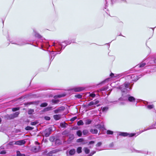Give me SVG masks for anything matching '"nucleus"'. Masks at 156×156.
Returning a JSON list of instances; mask_svg holds the SVG:
<instances>
[{
	"mask_svg": "<svg viewBox=\"0 0 156 156\" xmlns=\"http://www.w3.org/2000/svg\"><path fill=\"white\" fill-rule=\"evenodd\" d=\"M121 101H129L130 102H133L135 101V98L133 97L130 96V95H127L125 96L122 95V97L120 98Z\"/></svg>",
	"mask_w": 156,
	"mask_h": 156,
	"instance_id": "1",
	"label": "nucleus"
},
{
	"mask_svg": "<svg viewBox=\"0 0 156 156\" xmlns=\"http://www.w3.org/2000/svg\"><path fill=\"white\" fill-rule=\"evenodd\" d=\"M62 43L64 44H61L60 42H57V43H55L54 42L52 45V46H55V47H58L59 48V46H61L62 48L64 46L65 47L67 45L70 44L71 43V42L70 41H66L64 42H63Z\"/></svg>",
	"mask_w": 156,
	"mask_h": 156,
	"instance_id": "2",
	"label": "nucleus"
},
{
	"mask_svg": "<svg viewBox=\"0 0 156 156\" xmlns=\"http://www.w3.org/2000/svg\"><path fill=\"white\" fill-rule=\"evenodd\" d=\"M120 88L123 92H125L127 91V88H128L129 89H131L130 87V83L129 82H126L124 84L120 87Z\"/></svg>",
	"mask_w": 156,
	"mask_h": 156,
	"instance_id": "3",
	"label": "nucleus"
},
{
	"mask_svg": "<svg viewBox=\"0 0 156 156\" xmlns=\"http://www.w3.org/2000/svg\"><path fill=\"white\" fill-rule=\"evenodd\" d=\"M135 135V133H126L121 132L120 133L119 135L124 136H129V137H132Z\"/></svg>",
	"mask_w": 156,
	"mask_h": 156,
	"instance_id": "4",
	"label": "nucleus"
},
{
	"mask_svg": "<svg viewBox=\"0 0 156 156\" xmlns=\"http://www.w3.org/2000/svg\"><path fill=\"white\" fill-rule=\"evenodd\" d=\"M35 143L36 144H37L38 145L37 146L33 147L32 148V150L35 152H37L39 151L40 147L39 146V144L38 142H35Z\"/></svg>",
	"mask_w": 156,
	"mask_h": 156,
	"instance_id": "5",
	"label": "nucleus"
},
{
	"mask_svg": "<svg viewBox=\"0 0 156 156\" xmlns=\"http://www.w3.org/2000/svg\"><path fill=\"white\" fill-rule=\"evenodd\" d=\"M51 128H49L48 129H47L44 132V135L46 137H48L51 133Z\"/></svg>",
	"mask_w": 156,
	"mask_h": 156,
	"instance_id": "6",
	"label": "nucleus"
},
{
	"mask_svg": "<svg viewBox=\"0 0 156 156\" xmlns=\"http://www.w3.org/2000/svg\"><path fill=\"white\" fill-rule=\"evenodd\" d=\"M26 142L24 140H19L15 142V144L16 145H21L24 144Z\"/></svg>",
	"mask_w": 156,
	"mask_h": 156,
	"instance_id": "7",
	"label": "nucleus"
},
{
	"mask_svg": "<svg viewBox=\"0 0 156 156\" xmlns=\"http://www.w3.org/2000/svg\"><path fill=\"white\" fill-rule=\"evenodd\" d=\"M84 89L83 87H74L72 89L75 92H80L81 91Z\"/></svg>",
	"mask_w": 156,
	"mask_h": 156,
	"instance_id": "8",
	"label": "nucleus"
},
{
	"mask_svg": "<svg viewBox=\"0 0 156 156\" xmlns=\"http://www.w3.org/2000/svg\"><path fill=\"white\" fill-rule=\"evenodd\" d=\"M19 114V113L18 112H16L14 113L13 114H11L9 116V117L10 119H13L15 118L16 117L18 116Z\"/></svg>",
	"mask_w": 156,
	"mask_h": 156,
	"instance_id": "9",
	"label": "nucleus"
},
{
	"mask_svg": "<svg viewBox=\"0 0 156 156\" xmlns=\"http://www.w3.org/2000/svg\"><path fill=\"white\" fill-rule=\"evenodd\" d=\"M132 77V81H136L139 79V77L136 75H131Z\"/></svg>",
	"mask_w": 156,
	"mask_h": 156,
	"instance_id": "10",
	"label": "nucleus"
},
{
	"mask_svg": "<svg viewBox=\"0 0 156 156\" xmlns=\"http://www.w3.org/2000/svg\"><path fill=\"white\" fill-rule=\"evenodd\" d=\"M69 139L68 140V142L69 143H70L71 140H73L74 138V136L73 134H71L69 135Z\"/></svg>",
	"mask_w": 156,
	"mask_h": 156,
	"instance_id": "11",
	"label": "nucleus"
},
{
	"mask_svg": "<svg viewBox=\"0 0 156 156\" xmlns=\"http://www.w3.org/2000/svg\"><path fill=\"white\" fill-rule=\"evenodd\" d=\"M154 128H156V123L155 124L149 126V127L147 129L144 130V131H146L147 130L151 129H154Z\"/></svg>",
	"mask_w": 156,
	"mask_h": 156,
	"instance_id": "12",
	"label": "nucleus"
},
{
	"mask_svg": "<svg viewBox=\"0 0 156 156\" xmlns=\"http://www.w3.org/2000/svg\"><path fill=\"white\" fill-rule=\"evenodd\" d=\"M54 119L55 120H58L61 118V115H55L53 116Z\"/></svg>",
	"mask_w": 156,
	"mask_h": 156,
	"instance_id": "13",
	"label": "nucleus"
},
{
	"mask_svg": "<svg viewBox=\"0 0 156 156\" xmlns=\"http://www.w3.org/2000/svg\"><path fill=\"white\" fill-rule=\"evenodd\" d=\"M108 108L107 107H101V110L103 112H105L108 110Z\"/></svg>",
	"mask_w": 156,
	"mask_h": 156,
	"instance_id": "14",
	"label": "nucleus"
},
{
	"mask_svg": "<svg viewBox=\"0 0 156 156\" xmlns=\"http://www.w3.org/2000/svg\"><path fill=\"white\" fill-rule=\"evenodd\" d=\"M90 132L93 134H97L98 133V131L96 129H91L90 130Z\"/></svg>",
	"mask_w": 156,
	"mask_h": 156,
	"instance_id": "15",
	"label": "nucleus"
},
{
	"mask_svg": "<svg viewBox=\"0 0 156 156\" xmlns=\"http://www.w3.org/2000/svg\"><path fill=\"white\" fill-rule=\"evenodd\" d=\"M75 153V150L74 149L70 150L69 152V154L70 155H73Z\"/></svg>",
	"mask_w": 156,
	"mask_h": 156,
	"instance_id": "16",
	"label": "nucleus"
},
{
	"mask_svg": "<svg viewBox=\"0 0 156 156\" xmlns=\"http://www.w3.org/2000/svg\"><path fill=\"white\" fill-rule=\"evenodd\" d=\"M94 101H92L90 102L87 105H85V107H88L89 106L94 105Z\"/></svg>",
	"mask_w": 156,
	"mask_h": 156,
	"instance_id": "17",
	"label": "nucleus"
},
{
	"mask_svg": "<svg viewBox=\"0 0 156 156\" xmlns=\"http://www.w3.org/2000/svg\"><path fill=\"white\" fill-rule=\"evenodd\" d=\"M84 150L85 153L86 154H88L90 152V150L87 147H84Z\"/></svg>",
	"mask_w": 156,
	"mask_h": 156,
	"instance_id": "18",
	"label": "nucleus"
},
{
	"mask_svg": "<svg viewBox=\"0 0 156 156\" xmlns=\"http://www.w3.org/2000/svg\"><path fill=\"white\" fill-rule=\"evenodd\" d=\"M17 156H25V155L24 154H21L19 151H17L16 152Z\"/></svg>",
	"mask_w": 156,
	"mask_h": 156,
	"instance_id": "19",
	"label": "nucleus"
},
{
	"mask_svg": "<svg viewBox=\"0 0 156 156\" xmlns=\"http://www.w3.org/2000/svg\"><path fill=\"white\" fill-rule=\"evenodd\" d=\"M82 152V147H78L77 149V152L78 153H80Z\"/></svg>",
	"mask_w": 156,
	"mask_h": 156,
	"instance_id": "20",
	"label": "nucleus"
},
{
	"mask_svg": "<svg viewBox=\"0 0 156 156\" xmlns=\"http://www.w3.org/2000/svg\"><path fill=\"white\" fill-rule=\"evenodd\" d=\"M132 77L131 75H128L126 77V79L128 80H131L130 81H132Z\"/></svg>",
	"mask_w": 156,
	"mask_h": 156,
	"instance_id": "21",
	"label": "nucleus"
},
{
	"mask_svg": "<svg viewBox=\"0 0 156 156\" xmlns=\"http://www.w3.org/2000/svg\"><path fill=\"white\" fill-rule=\"evenodd\" d=\"M77 124L79 126L83 125V123L82 120H80L77 122Z\"/></svg>",
	"mask_w": 156,
	"mask_h": 156,
	"instance_id": "22",
	"label": "nucleus"
},
{
	"mask_svg": "<svg viewBox=\"0 0 156 156\" xmlns=\"http://www.w3.org/2000/svg\"><path fill=\"white\" fill-rule=\"evenodd\" d=\"M33 129V128L32 127H31L29 126H27L26 127L25 129L26 130H32Z\"/></svg>",
	"mask_w": 156,
	"mask_h": 156,
	"instance_id": "23",
	"label": "nucleus"
},
{
	"mask_svg": "<svg viewBox=\"0 0 156 156\" xmlns=\"http://www.w3.org/2000/svg\"><path fill=\"white\" fill-rule=\"evenodd\" d=\"M77 134L78 136H80L82 134V133L81 131L78 130L77 132Z\"/></svg>",
	"mask_w": 156,
	"mask_h": 156,
	"instance_id": "24",
	"label": "nucleus"
},
{
	"mask_svg": "<svg viewBox=\"0 0 156 156\" xmlns=\"http://www.w3.org/2000/svg\"><path fill=\"white\" fill-rule=\"evenodd\" d=\"M52 102L53 104H55L58 103L59 102V100H52Z\"/></svg>",
	"mask_w": 156,
	"mask_h": 156,
	"instance_id": "25",
	"label": "nucleus"
},
{
	"mask_svg": "<svg viewBox=\"0 0 156 156\" xmlns=\"http://www.w3.org/2000/svg\"><path fill=\"white\" fill-rule=\"evenodd\" d=\"M91 121L89 119L87 120L86 121L85 123L87 125L90 124L91 123Z\"/></svg>",
	"mask_w": 156,
	"mask_h": 156,
	"instance_id": "26",
	"label": "nucleus"
},
{
	"mask_svg": "<svg viewBox=\"0 0 156 156\" xmlns=\"http://www.w3.org/2000/svg\"><path fill=\"white\" fill-rule=\"evenodd\" d=\"M146 65V63H141L139 65V66L140 67H143Z\"/></svg>",
	"mask_w": 156,
	"mask_h": 156,
	"instance_id": "27",
	"label": "nucleus"
},
{
	"mask_svg": "<svg viewBox=\"0 0 156 156\" xmlns=\"http://www.w3.org/2000/svg\"><path fill=\"white\" fill-rule=\"evenodd\" d=\"M55 143L56 144H61V142H60V140L58 139L56 140Z\"/></svg>",
	"mask_w": 156,
	"mask_h": 156,
	"instance_id": "28",
	"label": "nucleus"
},
{
	"mask_svg": "<svg viewBox=\"0 0 156 156\" xmlns=\"http://www.w3.org/2000/svg\"><path fill=\"white\" fill-rule=\"evenodd\" d=\"M48 104L46 103H44L41 104V106L42 107H45L47 106Z\"/></svg>",
	"mask_w": 156,
	"mask_h": 156,
	"instance_id": "29",
	"label": "nucleus"
},
{
	"mask_svg": "<svg viewBox=\"0 0 156 156\" xmlns=\"http://www.w3.org/2000/svg\"><path fill=\"white\" fill-rule=\"evenodd\" d=\"M34 112V110L33 109H30L29 110L28 113L29 114H32Z\"/></svg>",
	"mask_w": 156,
	"mask_h": 156,
	"instance_id": "30",
	"label": "nucleus"
},
{
	"mask_svg": "<svg viewBox=\"0 0 156 156\" xmlns=\"http://www.w3.org/2000/svg\"><path fill=\"white\" fill-rule=\"evenodd\" d=\"M83 133L84 135L87 134L88 133V131L87 130L85 129L83 131Z\"/></svg>",
	"mask_w": 156,
	"mask_h": 156,
	"instance_id": "31",
	"label": "nucleus"
},
{
	"mask_svg": "<svg viewBox=\"0 0 156 156\" xmlns=\"http://www.w3.org/2000/svg\"><path fill=\"white\" fill-rule=\"evenodd\" d=\"M65 108L64 106H62V107H60L58 108L59 110L60 111V112L61 111H62L64 110L65 109Z\"/></svg>",
	"mask_w": 156,
	"mask_h": 156,
	"instance_id": "32",
	"label": "nucleus"
},
{
	"mask_svg": "<svg viewBox=\"0 0 156 156\" xmlns=\"http://www.w3.org/2000/svg\"><path fill=\"white\" fill-rule=\"evenodd\" d=\"M107 133L108 134H112L113 133V132L110 130H108L107 132Z\"/></svg>",
	"mask_w": 156,
	"mask_h": 156,
	"instance_id": "33",
	"label": "nucleus"
},
{
	"mask_svg": "<svg viewBox=\"0 0 156 156\" xmlns=\"http://www.w3.org/2000/svg\"><path fill=\"white\" fill-rule=\"evenodd\" d=\"M35 36L36 37H37L38 38H40L41 37V36L40 35L36 32L35 33Z\"/></svg>",
	"mask_w": 156,
	"mask_h": 156,
	"instance_id": "34",
	"label": "nucleus"
},
{
	"mask_svg": "<svg viewBox=\"0 0 156 156\" xmlns=\"http://www.w3.org/2000/svg\"><path fill=\"white\" fill-rule=\"evenodd\" d=\"M84 140L82 138H80L77 140V142H81L83 141Z\"/></svg>",
	"mask_w": 156,
	"mask_h": 156,
	"instance_id": "35",
	"label": "nucleus"
},
{
	"mask_svg": "<svg viewBox=\"0 0 156 156\" xmlns=\"http://www.w3.org/2000/svg\"><path fill=\"white\" fill-rule=\"evenodd\" d=\"M75 96L77 98H82V95L80 94L76 95Z\"/></svg>",
	"mask_w": 156,
	"mask_h": 156,
	"instance_id": "36",
	"label": "nucleus"
},
{
	"mask_svg": "<svg viewBox=\"0 0 156 156\" xmlns=\"http://www.w3.org/2000/svg\"><path fill=\"white\" fill-rule=\"evenodd\" d=\"M37 122H31V125H36L37 124Z\"/></svg>",
	"mask_w": 156,
	"mask_h": 156,
	"instance_id": "37",
	"label": "nucleus"
},
{
	"mask_svg": "<svg viewBox=\"0 0 156 156\" xmlns=\"http://www.w3.org/2000/svg\"><path fill=\"white\" fill-rule=\"evenodd\" d=\"M154 107V105H148L147 106V108L149 109H151V108H153Z\"/></svg>",
	"mask_w": 156,
	"mask_h": 156,
	"instance_id": "38",
	"label": "nucleus"
},
{
	"mask_svg": "<svg viewBox=\"0 0 156 156\" xmlns=\"http://www.w3.org/2000/svg\"><path fill=\"white\" fill-rule=\"evenodd\" d=\"M19 108H12V111L13 112H14L19 110Z\"/></svg>",
	"mask_w": 156,
	"mask_h": 156,
	"instance_id": "39",
	"label": "nucleus"
},
{
	"mask_svg": "<svg viewBox=\"0 0 156 156\" xmlns=\"http://www.w3.org/2000/svg\"><path fill=\"white\" fill-rule=\"evenodd\" d=\"M9 144L10 145H13L14 144H15V142L12 141L10 142L9 143Z\"/></svg>",
	"mask_w": 156,
	"mask_h": 156,
	"instance_id": "40",
	"label": "nucleus"
},
{
	"mask_svg": "<svg viewBox=\"0 0 156 156\" xmlns=\"http://www.w3.org/2000/svg\"><path fill=\"white\" fill-rule=\"evenodd\" d=\"M89 96L92 98H94L95 96V94L94 93H92L90 94H89Z\"/></svg>",
	"mask_w": 156,
	"mask_h": 156,
	"instance_id": "41",
	"label": "nucleus"
},
{
	"mask_svg": "<svg viewBox=\"0 0 156 156\" xmlns=\"http://www.w3.org/2000/svg\"><path fill=\"white\" fill-rule=\"evenodd\" d=\"M54 112L55 113H57L60 112L58 108L57 109L54 110Z\"/></svg>",
	"mask_w": 156,
	"mask_h": 156,
	"instance_id": "42",
	"label": "nucleus"
},
{
	"mask_svg": "<svg viewBox=\"0 0 156 156\" xmlns=\"http://www.w3.org/2000/svg\"><path fill=\"white\" fill-rule=\"evenodd\" d=\"M102 144V143L101 142H98L97 144L96 145L97 147L100 146Z\"/></svg>",
	"mask_w": 156,
	"mask_h": 156,
	"instance_id": "43",
	"label": "nucleus"
},
{
	"mask_svg": "<svg viewBox=\"0 0 156 156\" xmlns=\"http://www.w3.org/2000/svg\"><path fill=\"white\" fill-rule=\"evenodd\" d=\"M44 119L47 120H49L50 119V118L48 116H45L44 117Z\"/></svg>",
	"mask_w": 156,
	"mask_h": 156,
	"instance_id": "44",
	"label": "nucleus"
},
{
	"mask_svg": "<svg viewBox=\"0 0 156 156\" xmlns=\"http://www.w3.org/2000/svg\"><path fill=\"white\" fill-rule=\"evenodd\" d=\"M50 55L52 57V56H55L54 52L53 51H51L50 53Z\"/></svg>",
	"mask_w": 156,
	"mask_h": 156,
	"instance_id": "45",
	"label": "nucleus"
},
{
	"mask_svg": "<svg viewBox=\"0 0 156 156\" xmlns=\"http://www.w3.org/2000/svg\"><path fill=\"white\" fill-rule=\"evenodd\" d=\"M99 101L98 100H96L94 102V105H96L98 104L99 103Z\"/></svg>",
	"mask_w": 156,
	"mask_h": 156,
	"instance_id": "46",
	"label": "nucleus"
},
{
	"mask_svg": "<svg viewBox=\"0 0 156 156\" xmlns=\"http://www.w3.org/2000/svg\"><path fill=\"white\" fill-rule=\"evenodd\" d=\"M54 138L53 137H51L50 138V140L51 141H53L54 140Z\"/></svg>",
	"mask_w": 156,
	"mask_h": 156,
	"instance_id": "47",
	"label": "nucleus"
},
{
	"mask_svg": "<svg viewBox=\"0 0 156 156\" xmlns=\"http://www.w3.org/2000/svg\"><path fill=\"white\" fill-rule=\"evenodd\" d=\"M96 153V151H92L91 153L90 154L92 156L94 154H95Z\"/></svg>",
	"mask_w": 156,
	"mask_h": 156,
	"instance_id": "48",
	"label": "nucleus"
},
{
	"mask_svg": "<svg viewBox=\"0 0 156 156\" xmlns=\"http://www.w3.org/2000/svg\"><path fill=\"white\" fill-rule=\"evenodd\" d=\"M94 143V142L93 141H90L89 142V144H93Z\"/></svg>",
	"mask_w": 156,
	"mask_h": 156,
	"instance_id": "49",
	"label": "nucleus"
},
{
	"mask_svg": "<svg viewBox=\"0 0 156 156\" xmlns=\"http://www.w3.org/2000/svg\"><path fill=\"white\" fill-rule=\"evenodd\" d=\"M66 124L65 123H61V126H62V127H65V125Z\"/></svg>",
	"mask_w": 156,
	"mask_h": 156,
	"instance_id": "50",
	"label": "nucleus"
},
{
	"mask_svg": "<svg viewBox=\"0 0 156 156\" xmlns=\"http://www.w3.org/2000/svg\"><path fill=\"white\" fill-rule=\"evenodd\" d=\"M64 96H65V95H59L58 96V98H60V97H63Z\"/></svg>",
	"mask_w": 156,
	"mask_h": 156,
	"instance_id": "51",
	"label": "nucleus"
},
{
	"mask_svg": "<svg viewBox=\"0 0 156 156\" xmlns=\"http://www.w3.org/2000/svg\"><path fill=\"white\" fill-rule=\"evenodd\" d=\"M19 45H23L25 44L24 43H19L18 44Z\"/></svg>",
	"mask_w": 156,
	"mask_h": 156,
	"instance_id": "52",
	"label": "nucleus"
},
{
	"mask_svg": "<svg viewBox=\"0 0 156 156\" xmlns=\"http://www.w3.org/2000/svg\"><path fill=\"white\" fill-rule=\"evenodd\" d=\"M114 75V74L113 73H111L110 75V76H111V77H112Z\"/></svg>",
	"mask_w": 156,
	"mask_h": 156,
	"instance_id": "53",
	"label": "nucleus"
},
{
	"mask_svg": "<svg viewBox=\"0 0 156 156\" xmlns=\"http://www.w3.org/2000/svg\"><path fill=\"white\" fill-rule=\"evenodd\" d=\"M1 121H2L1 119V118H0V123L1 122Z\"/></svg>",
	"mask_w": 156,
	"mask_h": 156,
	"instance_id": "54",
	"label": "nucleus"
},
{
	"mask_svg": "<svg viewBox=\"0 0 156 156\" xmlns=\"http://www.w3.org/2000/svg\"><path fill=\"white\" fill-rule=\"evenodd\" d=\"M74 119H72V121H73Z\"/></svg>",
	"mask_w": 156,
	"mask_h": 156,
	"instance_id": "55",
	"label": "nucleus"
},
{
	"mask_svg": "<svg viewBox=\"0 0 156 156\" xmlns=\"http://www.w3.org/2000/svg\"><path fill=\"white\" fill-rule=\"evenodd\" d=\"M154 62L155 63H156V59L155 60Z\"/></svg>",
	"mask_w": 156,
	"mask_h": 156,
	"instance_id": "56",
	"label": "nucleus"
},
{
	"mask_svg": "<svg viewBox=\"0 0 156 156\" xmlns=\"http://www.w3.org/2000/svg\"><path fill=\"white\" fill-rule=\"evenodd\" d=\"M99 105H97V106H99Z\"/></svg>",
	"mask_w": 156,
	"mask_h": 156,
	"instance_id": "57",
	"label": "nucleus"
},
{
	"mask_svg": "<svg viewBox=\"0 0 156 156\" xmlns=\"http://www.w3.org/2000/svg\"><path fill=\"white\" fill-rule=\"evenodd\" d=\"M121 104L122 105H123V104L122 103H121Z\"/></svg>",
	"mask_w": 156,
	"mask_h": 156,
	"instance_id": "58",
	"label": "nucleus"
},
{
	"mask_svg": "<svg viewBox=\"0 0 156 156\" xmlns=\"http://www.w3.org/2000/svg\"><path fill=\"white\" fill-rule=\"evenodd\" d=\"M86 143H83V144H85Z\"/></svg>",
	"mask_w": 156,
	"mask_h": 156,
	"instance_id": "59",
	"label": "nucleus"
}]
</instances>
